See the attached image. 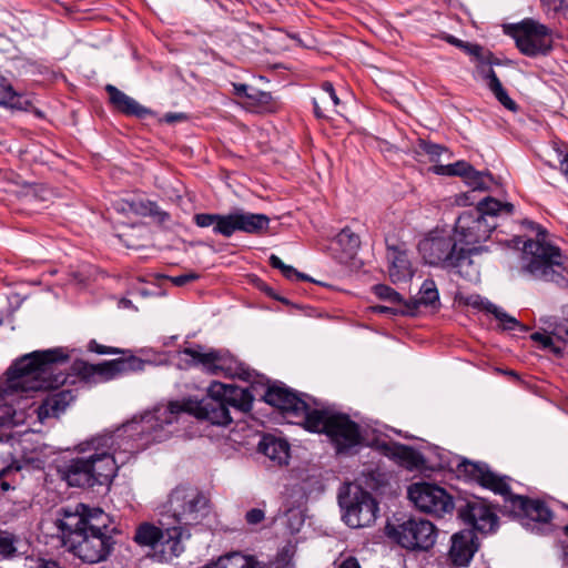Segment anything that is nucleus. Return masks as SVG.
<instances>
[{"label":"nucleus","instance_id":"obj_1","mask_svg":"<svg viewBox=\"0 0 568 568\" xmlns=\"http://www.w3.org/2000/svg\"><path fill=\"white\" fill-rule=\"evenodd\" d=\"M69 359L70 355L63 347L34 351L18 358L0 378V427L13 423L14 410L8 403L10 396L64 385L68 375L58 366Z\"/></svg>","mask_w":568,"mask_h":568},{"label":"nucleus","instance_id":"obj_2","mask_svg":"<svg viewBox=\"0 0 568 568\" xmlns=\"http://www.w3.org/2000/svg\"><path fill=\"white\" fill-rule=\"evenodd\" d=\"M102 509L80 503L60 508L54 526L69 551L83 562L97 564L108 558L114 545Z\"/></svg>","mask_w":568,"mask_h":568},{"label":"nucleus","instance_id":"obj_3","mask_svg":"<svg viewBox=\"0 0 568 568\" xmlns=\"http://www.w3.org/2000/svg\"><path fill=\"white\" fill-rule=\"evenodd\" d=\"M183 413L217 426H225L232 422L230 409L222 398L209 390L207 396L201 400L170 402L168 405L156 406L152 412L141 416L140 422L136 423V430L151 442H163L171 434L165 430V426L176 423Z\"/></svg>","mask_w":568,"mask_h":568},{"label":"nucleus","instance_id":"obj_4","mask_svg":"<svg viewBox=\"0 0 568 568\" xmlns=\"http://www.w3.org/2000/svg\"><path fill=\"white\" fill-rule=\"evenodd\" d=\"M523 224L530 231H536V240L524 242L517 273L519 276L552 282L560 287L568 286V258L560 250L545 241L546 231L532 221L525 220Z\"/></svg>","mask_w":568,"mask_h":568},{"label":"nucleus","instance_id":"obj_5","mask_svg":"<svg viewBox=\"0 0 568 568\" xmlns=\"http://www.w3.org/2000/svg\"><path fill=\"white\" fill-rule=\"evenodd\" d=\"M457 470L465 478L503 496L505 503L517 516L537 523L546 524L550 521L552 513L546 503L521 495H514L508 483L509 477L494 473L486 463L463 459L457 465Z\"/></svg>","mask_w":568,"mask_h":568},{"label":"nucleus","instance_id":"obj_6","mask_svg":"<svg viewBox=\"0 0 568 568\" xmlns=\"http://www.w3.org/2000/svg\"><path fill=\"white\" fill-rule=\"evenodd\" d=\"M79 447L81 452H94L88 457L93 486L110 485L119 468L126 464L136 450V445L131 438L115 433L94 436Z\"/></svg>","mask_w":568,"mask_h":568},{"label":"nucleus","instance_id":"obj_7","mask_svg":"<svg viewBox=\"0 0 568 568\" xmlns=\"http://www.w3.org/2000/svg\"><path fill=\"white\" fill-rule=\"evenodd\" d=\"M418 251L424 261L433 266L446 270H457L458 274L473 280L477 277L478 270L470 255L476 247H464L457 242L455 235L444 230H434L418 243Z\"/></svg>","mask_w":568,"mask_h":568},{"label":"nucleus","instance_id":"obj_8","mask_svg":"<svg viewBox=\"0 0 568 568\" xmlns=\"http://www.w3.org/2000/svg\"><path fill=\"white\" fill-rule=\"evenodd\" d=\"M199 227H213V233L231 237L235 232L262 235L268 231L270 217L263 213H252L242 209L227 214L197 213L193 217Z\"/></svg>","mask_w":568,"mask_h":568},{"label":"nucleus","instance_id":"obj_9","mask_svg":"<svg viewBox=\"0 0 568 568\" xmlns=\"http://www.w3.org/2000/svg\"><path fill=\"white\" fill-rule=\"evenodd\" d=\"M165 507L181 528L202 525L211 513L210 499L191 485L176 486L170 493Z\"/></svg>","mask_w":568,"mask_h":568},{"label":"nucleus","instance_id":"obj_10","mask_svg":"<svg viewBox=\"0 0 568 568\" xmlns=\"http://www.w3.org/2000/svg\"><path fill=\"white\" fill-rule=\"evenodd\" d=\"M385 531L392 540L408 550H428L437 538V529L433 523L413 516L387 523Z\"/></svg>","mask_w":568,"mask_h":568},{"label":"nucleus","instance_id":"obj_11","mask_svg":"<svg viewBox=\"0 0 568 568\" xmlns=\"http://www.w3.org/2000/svg\"><path fill=\"white\" fill-rule=\"evenodd\" d=\"M338 504L343 510V520L351 528L369 527L377 519V500L358 485H349L344 493H339Z\"/></svg>","mask_w":568,"mask_h":568},{"label":"nucleus","instance_id":"obj_12","mask_svg":"<svg viewBox=\"0 0 568 568\" xmlns=\"http://www.w3.org/2000/svg\"><path fill=\"white\" fill-rule=\"evenodd\" d=\"M183 530L181 527H171L162 530L150 523H143L135 529L134 541L141 547L155 550L161 547V558L168 560L179 557L184 551L182 545Z\"/></svg>","mask_w":568,"mask_h":568},{"label":"nucleus","instance_id":"obj_13","mask_svg":"<svg viewBox=\"0 0 568 568\" xmlns=\"http://www.w3.org/2000/svg\"><path fill=\"white\" fill-rule=\"evenodd\" d=\"M510 30L518 50L527 57L546 55L552 49L551 30L531 18L510 26Z\"/></svg>","mask_w":568,"mask_h":568},{"label":"nucleus","instance_id":"obj_14","mask_svg":"<svg viewBox=\"0 0 568 568\" xmlns=\"http://www.w3.org/2000/svg\"><path fill=\"white\" fill-rule=\"evenodd\" d=\"M407 496L420 511L436 517H443L455 509L453 497L436 484L414 483L408 487Z\"/></svg>","mask_w":568,"mask_h":568},{"label":"nucleus","instance_id":"obj_15","mask_svg":"<svg viewBox=\"0 0 568 568\" xmlns=\"http://www.w3.org/2000/svg\"><path fill=\"white\" fill-rule=\"evenodd\" d=\"M458 518L471 530L481 534L496 531L498 527V516L493 511L490 506L483 499L473 496L455 504Z\"/></svg>","mask_w":568,"mask_h":568},{"label":"nucleus","instance_id":"obj_16","mask_svg":"<svg viewBox=\"0 0 568 568\" xmlns=\"http://www.w3.org/2000/svg\"><path fill=\"white\" fill-rule=\"evenodd\" d=\"M496 227V222L483 219V213L470 210L463 212L458 216L453 234L460 246L468 247L471 245L475 246L489 239L490 233Z\"/></svg>","mask_w":568,"mask_h":568},{"label":"nucleus","instance_id":"obj_17","mask_svg":"<svg viewBox=\"0 0 568 568\" xmlns=\"http://www.w3.org/2000/svg\"><path fill=\"white\" fill-rule=\"evenodd\" d=\"M326 436L331 439L337 454H352L362 443L359 425L348 415L335 413L328 422Z\"/></svg>","mask_w":568,"mask_h":568},{"label":"nucleus","instance_id":"obj_18","mask_svg":"<svg viewBox=\"0 0 568 568\" xmlns=\"http://www.w3.org/2000/svg\"><path fill=\"white\" fill-rule=\"evenodd\" d=\"M191 358L192 364L201 365L211 375L233 376L237 374L239 362L229 352L212 349L202 352L199 345L196 348H184L182 352Z\"/></svg>","mask_w":568,"mask_h":568},{"label":"nucleus","instance_id":"obj_19","mask_svg":"<svg viewBox=\"0 0 568 568\" xmlns=\"http://www.w3.org/2000/svg\"><path fill=\"white\" fill-rule=\"evenodd\" d=\"M264 400L273 407L280 409L286 417L295 418L302 414L306 407V402L297 393L291 390L284 385L268 386Z\"/></svg>","mask_w":568,"mask_h":568},{"label":"nucleus","instance_id":"obj_20","mask_svg":"<svg viewBox=\"0 0 568 568\" xmlns=\"http://www.w3.org/2000/svg\"><path fill=\"white\" fill-rule=\"evenodd\" d=\"M452 545L448 558L454 566H468L475 552L479 548L477 536L471 529H464L454 534L450 538Z\"/></svg>","mask_w":568,"mask_h":568},{"label":"nucleus","instance_id":"obj_21","mask_svg":"<svg viewBox=\"0 0 568 568\" xmlns=\"http://www.w3.org/2000/svg\"><path fill=\"white\" fill-rule=\"evenodd\" d=\"M210 393L220 396L227 408L233 407L242 413H247L252 408L253 395L248 388L213 382L210 385Z\"/></svg>","mask_w":568,"mask_h":568},{"label":"nucleus","instance_id":"obj_22","mask_svg":"<svg viewBox=\"0 0 568 568\" xmlns=\"http://www.w3.org/2000/svg\"><path fill=\"white\" fill-rule=\"evenodd\" d=\"M60 477L71 487H94L88 458L77 457L59 467Z\"/></svg>","mask_w":568,"mask_h":568},{"label":"nucleus","instance_id":"obj_23","mask_svg":"<svg viewBox=\"0 0 568 568\" xmlns=\"http://www.w3.org/2000/svg\"><path fill=\"white\" fill-rule=\"evenodd\" d=\"M74 399L75 395L72 389L49 394L36 410L39 420L44 422L47 418L59 417Z\"/></svg>","mask_w":568,"mask_h":568},{"label":"nucleus","instance_id":"obj_24","mask_svg":"<svg viewBox=\"0 0 568 568\" xmlns=\"http://www.w3.org/2000/svg\"><path fill=\"white\" fill-rule=\"evenodd\" d=\"M377 447L383 455L393 458L407 468H416L423 465V455L410 446L393 442L378 443Z\"/></svg>","mask_w":568,"mask_h":568},{"label":"nucleus","instance_id":"obj_25","mask_svg":"<svg viewBox=\"0 0 568 568\" xmlns=\"http://www.w3.org/2000/svg\"><path fill=\"white\" fill-rule=\"evenodd\" d=\"M105 91L109 94V99L111 104L121 113L135 116L139 119H144L146 115L151 114V110L141 105L133 98L126 95L124 92L119 90L116 87L112 84L105 85Z\"/></svg>","mask_w":568,"mask_h":568},{"label":"nucleus","instance_id":"obj_26","mask_svg":"<svg viewBox=\"0 0 568 568\" xmlns=\"http://www.w3.org/2000/svg\"><path fill=\"white\" fill-rule=\"evenodd\" d=\"M405 306L412 311L409 316H416L422 306L437 311L440 307V301L435 281L432 278L425 280L419 288L418 296L405 302Z\"/></svg>","mask_w":568,"mask_h":568},{"label":"nucleus","instance_id":"obj_27","mask_svg":"<svg viewBox=\"0 0 568 568\" xmlns=\"http://www.w3.org/2000/svg\"><path fill=\"white\" fill-rule=\"evenodd\" d=\"M335 413L327 409H313L306 403V407L302 414H297L295 418L296 424H302L303 427L312 433L327 434L329 428L328 422L333 418Z\"/></svg>","mask_w":568,"mask_h":568},{"label":"nucleus","instance_id":"obj_28","mask_svg":"<svg viewBox=\"0 0 568 568\" xmlns=\"http://www.w3.org/2000/svg\"><path fill=\"white\" fill-rule=\"evenodd\" d=\"M71 369L75 375L87 381L94 376H99L102 381H110L118 377L113 359L104 361L99 364H90L88 362L77 359L72 363Z\"/></svg>","mask_w":568,"mask_h":568},{"label":"nucleus","instance_id":"obj_29","mask_svg":"<svg viewBox=\"0 0 568 568\" xmlns=\"http://www.w3.org/2000/svg\"><path fill=\"white\" fill-rule=\"evenodd\" d=\"M388 260L390 261L388 273L393 283L412 278L414 272L406 251L396 246L388 247Z\"/></svg>","mask_w":568,"mask_h":568},{"label":"nucleus","instance_id":"obj_30","mask_svg":"<svg viewBox=\"0 0 568 568\" xmlns=\"http://www.w3.org/2000/svg\"><path fill=\"white\" fill-rule=\"evenodd\" d=\"M339 99L335 92L333 83L324 81L321 85V92L313 98L314 114L318 119H328L329 113H337L336 108Z\"/></svg>","mask_w":568,"mask_h":568},{"label":"nucleus","instance_id":"obj_31","mask_svg":"<svg viewBox=\"0 0 568 568\" xmlns=\"http://www.w3.org/2000/svg\"><path fill=\"white\" fill-rule=\"evenodd\" d=\"M258 450L278 466L286 465L290 458L288 443L272 435L263 436Z\"/></svg>","mask_w":568,"mask_h":568},{"label":"nucleus","instance_id":"obj_32","mask_svg":"<svg viewBox=\"0 0 568 568\" xmlns=\"http://www.w3.org/2000/svg\"><path fill=\"white\" fill-rule=\"evenodd\" d=\"M480 73L487 80V85L489 90L494 93L495 98L509 111H517V103L508 95L507 91L504 89L500 80L498 79L496 72L491 68L485 69L480 67Z\"/></svg>","mask_w":568,"mask_h":568},{"label":"nucleus","instance_id":"obj_33","mask_svg":"<svg viewBox=\"0 0 568 568\" xmlns=\"http://www.w3.org/2000/svg\"><path fill=\"white\" fill-rule=\"evenodd\" d=\"M514 209V205L509 202L503 203L494 197L487 196L477 204L474 211L483 213V219L495 222V219L500 214L511 215Z\"/></svg>","mask_w":568,"mask_h":568},{"label":"nucleus","instance_id":"obj_34","mask_svg":"<svg viewBox=\"0 0 568 568\" xmlns=\"http://www.w3.org/2000/svg\"><path fill=\"white\" fill-rule=\"evenodd\" d=\"M0 105L17 110H27L30 101L17 93L11 83L0 73Z\"/></svg>","mask_w":568,"mask_h":568},{"label":"nucleus","instance_id":"obj_35","mask_svg":"<svg viewBox=\"0 0 568 568\" xmlns=\"http://www.w3.org/2000/svg\"><path fill=\"white\" fill-rule=\"evenodd\" d=\"M124 351L126 354H122V357L113 359L115 373L118 376L129 373L142 372L144 371L145 366L150 364V362L133 355L131 351Z\"/></svg>","mask_w":568,"mask_h":568},{"label":"nucleus","instance_id":"obj_36","mask_svg":"<svg viewBox=\"0 0 568 568\" xmlns=\"http://www.w3.org/2000/svg\"><path fill=\"white\" fill-rule=\"evenodd\" d=\"M203 568H265L253 557L241 554H232L219 559L214 565H206Z\"/></svg>","mask_w":568,"mask_h":568},{"label":"nucleus","instance_id":"obj_37","mask_svg":"<svg viewBox=\"0 0 568 568\" xmlns=\"http://www.w3.org/2000/svg\"><path fill=\"white\" fill-rule=\"evenodd\" d=\"M336 243L345 253L346 257L352 258L361 246V239L349 227H344L337 234Z\"/></svg>","mask_w":568,"mask_h":568},{"label":"nucleus","instance_id":"obj_38","mask_svg":"<svg viewBox=\"0 0 568 568\" xmlns=\"http://www.w3.org/2000/svg\"><path fill=\"white\" fill-rule=\"evenodd\" d=\"M487 313H490L495 316V318L500 323L503 329L505 331H514L516 328H520L521 331H527L528 328L521 325L515 317L507 314L500 307L495 304L487 305Z\"/></svg>","mask_w":568,"mask_h":568},{"label":"nucleus","instance_id":"obj_39","mask_svg":"<svg viewBox=\"0 0 568 568\" xmlns=\"http://www.w3.org/2000/svg\"><path fill=\"white\" fill-rule=\"evenodd\" d=\"M134 211L143 216L153 217L159 224H164L171 219L168 212L163 211L152 201L140 202L139 207L134 209Z\"/></svg>","mask_w":568,"mask_h":568},{"label":"nucleus","instance_id":"obj_40","mask_svg":"<svg viewBox=\"0 0 568 568\" xmlns=\"http://www.w3.org/2000/svg\"><path fill=\"white\" fill-rule=\"evenodd\" d=\"M435 172L443 175L465 178L468 174H474V168L466 161H457L452 164L436 166Z\"/></svg>","mask_w":568,"mask_h":568},{"label":"nucleus","instance_id":"obj_41","mask_svg":"<svg viewBox=\"0 0 568 568\" xmlns=\"http://www.w3.org/2000/svg\"><path fill=\"white\" fill-rule=\"evenodd\" d=\"M415 151L417 154L428 155L430 161H437L444 152H447V149L440 144L419 139Z\"/></svg>","mask_w":568,"mask_h":568},{"label":"nucleus","instance_id":"obj_42","mask_svg":"<svg viewBox=\"0 0 568 568\" xmlns=\"http://www.w3.org/2000/svg\"><path fill=\"white\" fill-rule=\"evenodd\" d=\"M270 261V264L272 267L274 268H277L282 272V274L287 278V280H304V281H308L310 277L303 273H300L297 270H295L293 266L291 265H286L282 262V260L272 254L268 258Z\"/></svg>","mask_w":568,"mask_h":568},{"label":"nucleus","instance_id":"obj_43","mask_svg":"<svg viewBox=\"0 0 568 568\" xmlns=\"http://www.w3.org/2000/svg\"><path fill=\"white\" fill-rule=\"evenodd\" d=\"M372 290H373V293L379 300L387 301L394 305H399V304H403L406 302L398 292H396L394 288H392L388 285L376 284L373 286Z\"/></svg>","mask_w":568,"mask_h":568},{"label":"nucleus","instance_id":"obj_44","mask_svg":"<svg viewBox=\"0 0 568 568\" xmlns=\"http://www.w3.org/2000/svg\"><path fill=\"white\" fill-rule=\"evenodd\" d=\"M464 179L474 191L486 190L488 189V183L491 181V175L488 172H480L474 169V174H468Z\"/></svg>","mask_w":568,"mask_h":568},{"label":"nucleus","instance_id":"obj_45","mask_svg":"<svg viewBox=\"0 0 568 568\" xmlns=\"http://www.w3.org/2000/svg\"><path fill=\"white\" fill-rule=\"evenodd\" d=\"M273 102V97L270 92L251 89L248 95V104L252 106L268 109Z\"/></svg>","mask_w":568,"mask_h":568},{"label":"nucleus","instance_id":"obj_46","mask_svg":"<svg viewBox=\"0 0 568 568\" xmlns=\"http://www.w3.org/2000/svg\"><path fill=\"white\" fill-rule=\"evenodd\" d=\"M17 538L14 535L0 530V555L4 558L14 556Z\"/></svg>","mask_w":568,"mask_h":568},{"label":"nucleus","instance_id":"obj_47","mask_svg":"<svg viewBox=\"0 0 568 568\" xmlns=\"http://www.w3.org/2000/svg\"><path fill=\"white\" fill-rule=\"evenodd\" d=\"M463 50L466 51L468 54L474 55L483 65L484 64H487V65L493 64L491 53L490 52L485 53L483 47H480L479 44H473V43L466 42ZM488 68H491V67H488Z\"/></svg>","mask_w":568,"mask_h":568},{"label":"nucleus","instance_id":"obj_48","mask_svg":"<svg viewBox=\"0 0 568 568\" xmlns=\"http://www.w3.org/2000/svg\"><path fill=\"white\" fill-rule=\"evenodd\" d=\"M372 310H373L374 313L387 314V315H390V316L409 315V313H412V311L408 310L407 306H405V303L399 304V305H397L395 307L384 306V305H376V306H373Z\"/></svg>","mask_w":568,"mask_h":568},{"label":"nucleus","instance_id":"obj_49","mask_svg":"<svg viewBox=\"0 0 568 568\" xmlns=\"http://www.w3.org/2000/svg\"><path fill=\"white\" fill-rule=\"evenodd\" d=\"M541 6L548 12L552 11L556 14H566L568 12V0H540Z\"/></svg>","mask_w":568,"mask_h":568},{"label":"nucleus","instance_id":"obj_50","mask_svg":"<svg viewBox=\"0 0 568 568\" xmlns=\"http://www.w3.org/2000/svg\"><path fill=\"white\" fill-rule=\"evenodd\" d=\"M89 351L97 353V354H126L124 349L111 347V346H104L99 344L97 341L92 339L90 341L88 345Z\"/></svg>","mask_w":568,"mask_h":568},{"label":"nucleus","instance_id":"obj_51","mask_svg":"<svg viewBox=\"0 0 568 568\" xmlns=\"http://www.w3.org/2000/svg\"><path fill=\"white\" fill-rule=\"evenodd\" d=\"M265 518L264 510L260 508H252L245 514V520L248 525H257Z\"/></svg>","mask_w":568,"mask_h":568},{"label":"nucleus","instance_id":"obj_52","mask_svg":"<svg viewBox=\"0 0 568 568\" xmlns=\"http://www.w3.org/2000/svg\"><path fill=\"white\" fill-rule=\"evenodd\" d=\"M199 277H200V275L197 273L190 272V273H186V274H182V275H178V276H172V277H170V281L175 286H183V285H185L189 282L196 281Z\"/></svg>","mask_w":568,"mask_h":568},{"label":"nucleus","instance_id":"obj_53","mask_svg":"<svg viewBox=\"0 0 568 568\" xmlns=\"http://www.w3.org/2000/svg\"><path fill=\"white\" fill-rule=\"evenodd\" d=\"M488 304H491V303L489 301L483 298L479 295H470L467 298V305H470V306L479 308V310H484L486 312H487Z\"/></svg>","mask_w":568,"mask_h":568},{"label":"nucleus","instance_id":"obj_54","mask_svg":"<svg viewBox=\"0 0 568 568\" xmlns=\"http://www.w3.org/2000/svg\"><path fill=\"white\" fill-rule=\"evenodd\" d=\"M530 338L537 343H540L544 348H549L554 344L551 336L539 332L532 333Z\"/></svg>","mask_w":568,"mask_h":568},{"label":"nucleus","instance_id":"obj_55","mask_svg":"<svg viewBox=\"0 0 568 568\" xmlns=\"http://www.w3.org/2000/svg\"><path fill=\"white\" fill-rule=\"evenodd\" d=\"M234 94L239 98L246 99L248 101V95L251 92V87L244 83H233Z\"/></svg>","mask_w":568,"mask_h":568},{"label":"nucleus","instance_id":"obj_56","mask_svg":"<svg viewBox=\"0 0 568 568\" xmlns=\"http://www.w3.org/2000/svg\"><path fill=\"white\" fill-rule=\"evenodd\" d=\"M338 568H361V565L355 557L349 556L339 564Z\"/></svg>","mask_w":568,"mask_h":568},{"label":"nucleus","instance_id":"obj_57","mask_svg":"<svg viewBox=\"0 0 568 568\" xmlns=\"http://www.w3.org/2000/svg\"><path fill=\"white\" fill-rule=\"evenodd\" d=\"M20 469H21V465L18 462H13L12 464L1 468V470H0V478L7 476L12 470L18 471Z\"/></svg>","mask_w":568,"mask_h":568},{"label":"nucleus","instance_id":"obj_58","mask_svg":"<svg viewBox=\"0 0 568 568\" xmlns=\"http://www.w3.org/2000/svg\"><path fill=\"white\" fill-rule=\"evenodd\" d=\"M445 39H446V41H447L448 43H450V44H453V45H455V47H457V48H460V49H463V48H464V45H465V43H466L465 41H463V40H460V39H457V38H456V37H454V36H447Z\"/></svg>","mask_w":568,"mask_h":568},{"label":"nucleus","instance_id":"obj_59","mask_svg":"<svg viewBox=\"0 0 568 568\" xmlns=\"http://www.w3.org/2000/svg\"><path fill=\"white\" fill-rule=\"evenodd\" d=\"M183 118H184V115L182 113H168L164 116V119L168 123L176 122Z\"/></svg>","mask_w":568,"mask_h":568},{"label":"nucleus","instance_id":"obj_60","mask_svg":"<svg viewBox=\"0 0 568 568\" xmlns=\"http://www.w3.org/2000/svg\"><path fill=\"white\" fill-rule=\"evenodd\" d=\"M559 337L562 339H568V324L562 327H558Z\"/></svg>","mask_w":568,"mask_h":568},{"label":"nucleus","instance_id":"obj_61","mask_svg":"<svg viewBox=\"0 0 568 568\" xmlns=\"http://www.w3.org/2000/svg\"><path fill=\"white\" fill-rule=\"evenodd\" d=\"M0 488H1L2 491H7V490H9L11 488V486H10V484L8 481L1 480Z\"/></svg>","mask_w":568,"mask_h":568},{"label":"nucleus","instance_id":"obj_62","mask_svg":"<svg viewBox=\"0 0 568 568\" xmlns=\"http://www.w3.org/2000/svg\"><path fill=\"white\" fill-rule=\"evenodd\" d=\"M511 243L514 244V246H518L521 243V237L520 236H514L511 239Z\"/></svg>","mask_w":568,"mask_h":568},{"label":"nucleus","instance_id":"obj_63","mask_svg":"<svg viewBox=\"0 0 568 568\" xmlns=\"http://www.w3.org/2000/svg\"><path fill=\"white\" fill-rule=\"evenodd\" d=\"M267 294L276 300H280L282 302H285L286 303V300L285 298H280V297H276L275 295H273V293L271 291H267Z\"/></svg>","mask_w":568,"mask_h":568},{"label":"nucleus","instance_id":"obj_64","mask_svg":"<svg viewBox=\"0 0 568 568\" xmlns=\"http://www.w3.org/2000/svg\"><path fill=\"white\" fill-rule=\"evenodd\" d=\"M565 534L568 536V525L565 527Z\"/></svg>","mask_w":568,"mask_h":568}]
</instances>
